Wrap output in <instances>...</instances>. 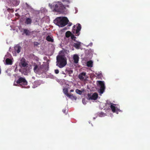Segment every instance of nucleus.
Returning a JSON list of instances; mask_svg holds the SVG:
<instances>
[{"label": "nucleus", "mask_w": 150, "mask_h": 150, "mask_svg": "<svg viewBox=\"0 0 150 150\" xmlns=\"http://www.w3.org/2000/svg\"><path fill=\"white\" fill-rule=\"evenodd\" d=\"M98 83L100 86V93L101 94H102L103 93L105 88L104 83L103 81H98Z\"/></svg>", "instance_id": "nucleus-9"}, {"label": "nucleus", "mask_w": 150, "mask_h": 150, "mask_svg": "<svg viewBox=\"0 0 150 150\" xmlns=\"http://www.w3.org/2000/svg\"><path fill=\"white\" fill-rule=\"evenodd\" d=\"M72 24V23H69V24H68V26H71V25Z\"/></svg>", "instance_id": "nucleus-33"}, {"label": "nucleus", "mask_w": 150, "mask_h": 150, "mask_svg": "<svg viewBox=\"0 0 150 150\" xmlns=\"http://www.w3.org/2000/svg\"><path fill=\"white\" fill-rule=\"evenodd\" d=\"M34 45L35 46H37L39 45V43L37 42H34Z\"/></svg>", "instance_id": "nucleus-30"}, {"label": "nucleus", "mask_w": 150, "mask_h": 150, "mask_svg": "<svg viewBox=\"0 0 150 150\" xmlns=\"http://www.w3.org/2000/svg\"><path fill=\"white\" fill-rule=\"evenodd\" d=\"M54 72L55 74H58L59 73V71L58 69H57L55 70Z\"/></svg>", "instance_id": "nucleus-28"}, {"label": "nucleus", "mask_w": 150, "mask_h": 150, "mask_svg": "<svg viewBox=\"0 0 150 150\" xmlns=\"http://www.w3.org/2000/svg\"><path fill=\"white\" fill-rule=\"evenodd\" d=\"M79 57L76 54H74L73 56V59L74 60V63L77 64L78 63Z\"/></svg>", "instance_id": "nucleus-14"}, {"label": "nucleus", "mask_w": 150, "mask_h": 150, "mask_svg": "<svg viewBox=\"0 0 150 150\" xmlns=\"http://www.w3.org/2000/svg\"><path fill=\"white\" fill-rule=\"evenodd\" d=\"M26 60L24 58H22L21 60L19 65L21 67H25L28 65V64L26 62Z\"/></svg>", "instance_id": "nucleus-11"}, {"label": "nucleus", "mask_w": 150, "mask_h": 150, "mask_svg": "<svg viewBox=\"0 0 150 150\" xmlns=\"http://www.w3.org/2000/svg\"><path fill=\"white\" fill-rule=\"evenodd\" d=\"M74 90H73V89H71V90L70 91V92H74Z\"/></svg>", "instance_id": "nucleus-34"}, {"label": "nucleus", "mask_w": 150, "mask_h": 150, "mask_svg": "<svg viewBox=\"0 0 150 150\" xmlns=\"http://www.w3.org/2000/svg\"><path fill=\"white\" fill-rule=\"evenodd\" d=\"M20 0H13L12 3L15 6L18 5L20 3Z\"/></svg>", "instance_id": "nucleus-18"}, {"label": "nucleus", "mask_w": 150, "mask_h": 150, "mask_svg": "<svg viewBox=\"0 0 150 150\" xmlns=\"http://www.w3.org/2000/svg\"><path fill=\"white\" fill-rule=\"evenodd\" d=\"M54 23L59 27H62L67 25L69 22L66 17H58L54 21Z\"/></svg>", "instance_id": "nucleus-2"}, {"label": "nucleus", "mask_w": 150, "mask_h": 150, "mask_svg": "<svg viewBox=\"0 0 150 150\" xmlns=\"http://www.w3.org/2000/svg\"><path fill=\"white\" fill-rule=\"evenodd\" d=\"M81 29V25L79 23H78V26L76 27L75 25L73 26L72 31L74 33L75 32V33L77 34V36H78L80 34L79 31Z\"/></svg>", "instance_id": "nucleus-6"}, {"label": "nucleus", "mask_w": 150, "mask_h": 150, "mask_svg": "<svg viewBox=\"0 0 150 150\" xmlns=\"http://www.w3.org/2000/svg\"><path fill=\"white\" fill-rule=\"evenodd\" d=\"M25 4L26 6V7L28 8H30V6L27 4V3H26Z\"/></svg>", "instance_id": "nucleus-31"}, {"label": "nucleus", "mask_w": 150, "mask_h": 150, "mask_svg": "<svg viewBox=\"0 0 150 150\" xmlns=\"http://www.w3.org/2000/svg\"><path fill=\"white\" fill-rule=\"evenodd\" d=\"M115 104L111 103L110 108L112 112H116V113H118V112L119 111H120V109L115 107Z\"/></svg>", "instance_id": "nucleus-10"}, {"label": "nucleus", "mask_w": 150, "mask_h": 150, "mask_svg": "<svg viewBox=\"0 0 150 150\" xmlns=\"http://www.w3.org/2000/svg\"><path fill=\"white\" fill-rule=\"evenodd\" d=\"M86 73L82 72L80 73L78 76L79 79L81 80H83L84 79V77H86Z\"/></svg>", "instance_id": "nucleus-12"}, {"label": "nucleus", "mask_w": 150, "mask_h": 150, "mask_svg": "<svg viewBox=\"0 0 150 150\" xmlns=\"http://www.w3.org/2000/svg\"><path fill=\"white\" fill-rule=\"evenodd\" d=\"M16 83L21 85L26 86L27 85L28 82L23 77L19 78L16 81Z\"/></svg>", "instance_id": "nucleus-7"}, {"label": "nucleus", "mask_w": 150, "mask_h": 150, "mask_svg": "<svg viewBox=\"0 0 150 150\" xmlns=\"http://www.w3.org/2000/svg\"><path fill=\"white\" fill-rule=\"evenodd\" d=\"M46 40L49 42H54V40L49 35L46 37Z\"/></svg>", "instance_id": "nucleus-19"}, {"label": "nucleus", "mask_w": 150, "mask_h": 150, "mask_svg": "<svg viewBox=\"0 0 150 150\" xmlns=\"http://www.w3.org/2000/svg\"><path fill=\"white\" fill-rule=\"evenodd\" d=\"M100 114H104V113H102V112H101V113H100Z\"/></svg>", "instance_id": "nucleus-35"}, {"label": "nucleus", "mask_w": 150, "mask_h": 150, "mask_svg": "<svg viewBox=\"0 0 150 150\" xmlns=\"http://www.w3.org/2000/svg\"><path fill=\"white\" fill-rule=\"evenodd\" d=\"M72 34L70 31H67L65 33V36L66 37L68 38L71 36Z\"/></svg>", "instance_id": "nucleus-22"}, {"label": "nucleus", "mask_w": 150, "mask_h": 150, "mask_svg": "<svg viewBox=\"0 0 150 150\" xmlns=\"http://www.w3.org/2000/svg\"><path fill=\"white\" fill-rule=\"evenodd\" d=\"M66 71H67V72L68 73L70 76H71V74H72L73 73V71L71 69L67 70H66Z\"/></svg>", "instance_id": "nucleus-24"}, {"label": "nucleus", "mask_w": 150, "mask_h": 150, "mask_svg": "<svg viewBox=\"0 0 150 150\" xmlns=\"http://www.w3.org/2000/svg\"><path fill=\"white\" fill-rule=\"evenodd\" d=\"M68 90L67 88H64L63 89V92L67 96H68V94H69L68 93Z\"/></svg>", "instance_id": "nucleus-23"}, {"label": "nucleus", "mask_w": 150, "mask_h": 150, "mask_svg": "<svg viewBox=\"0 0 150 150\" xmlns=\"http://www.w3.org/2000/svg\"><path fill=\"white\" fill-rule=\"evenodd\" d=\"M21 32L22 33V35H25L26 36H29L33 34L34 31H30L28 29L22 28L21 30L19 29Z\"/></svg>", "instance_id": "nucleus-5"}, {"label": "nucleus", "mask_w": 150, "mask_h": 150, "mask_svg": "<svg viewBox=\"0 0 150 150\" xmlns=\"http://www.w3.org/2000/svg\"><path fill=\"white\" fill-rule=\"evenodd\" d=\"M7 10L9 12L13 13L14 11L13 9V8H8Z\"/></svg>", "instance_id": "nucleus-27"}, {"label": "nucleus", "mask_w": 150, "mask_h": 150, "mask_svg": "<svg viewBox=\"0 0 150 150\" xmlns=\"http://www.w3.org/2000/svg\"><path fill=\"white\" fill-rule=\"evenodd\" d=\"M34 71L37 74L40 75L45 72V69L42 66H39L37 64L34 65Z\"/></svg>", "instance_id": "nucleus-4"}, {"label": "nucleus", "mask_w": 150, "mask_h": 150, "mask_svg": "<svg viewBox=\"0 0 150 150\" xmlns=\"http://www.w3.org/2000/svg\"><path fill=\"white\" fill-rule=\"evenodd\" d=\"M75 91L76 93L79 95H81L82 93V91L79 89H76Z\"/></svg>", "instance_id": "nucleus-25"}, {"label": "nucleus", "mask_w": 150, "mask_h": 150, "mask_svg": "<svg viewBox=\"0 0 150 150\" xmlns=\"http://www.w3.org/2000/svg\"><path fill=\"white\" fill-rule=\"evenodd\" d=\"M62 112H63L65 114H67V113L66 112V110L65 109H63L62 110Z\"/></svg>", "instance_id": "nucleus-32"}, {"label": "nucleus", "mask_w": 150, "mask_h": 150, "mask_svg": "<svg viewBox=\"0 0 150 150\" xmlns=\"http://www.w3.org/2000/svg\"><path fill=\"white\" fill-rule=\"evenodd\" d=\"M63 2H66L67 3H69L70 2L69 0H61Z\"/></svg>", "instance_id": "nucleus-29"}, {"label": "nucleus", "mask_w": 150, "mask_h": 150, "mask_svg": "<svg viewBox=\"0 0 150 150\" xmlns=\"http://www.w3.org/2000/svg\"><path fill=\"white\" fill-rule=\"evenodd\" d=\"M21 47L18 45H16L14 47V49L17 53H19L21 51Z\"/></svg>", "instance_id": "nucleus-17"}, {"label": "nucleus", "mask_w": 150, "mask_h": 150, "mask_svg": "<svg viewBox=\"0 0 150 150\" xmlns=\"http://www.w3.org/2000/svg\"><path fill=\"white\" fill-rule=\"evenodd\" d=\"M86 64L87 67H92L93 66V62L91 60L88 61L87 62Z\"/></svg>", "instance_id": "nucleus-21"}, {"label": "nucleus", "mask_w": 150, "mask_h": 150, "mask_svg": "<svg viewBox=\"0 0 150 150\" xmlns=\"http://www.w3.org/2000/svg\"><path fill=\"white\" fill-rule=\"evenodd\" d=\"M32 20L30 18H26L25 23L27 25H30L31 24Z\"/></svg>", "instance_id": "nucleus-15"}, {"label": "nucleus", "mask_w": 150, "mask_h": 150, "mask_svg": "<svg viewBox=\"0 0 150 150\" xmlns=\"http://www.w3.org/2000/svg\"><path fill=\"white\" fill-rule=\"evenodd\" d=\"M76 42H77V43H74L73 46L76 49H79L81 46V42H77V41H76Z\"/></svg>", "instance_id": "nucleus-13"}, {"label": "nucleus", "mask_w": 150, "mask_h": 150, "mask_svg": "<svg viewBox=\"0 0 150 150\" xmlns=\"http://www.w3.org/2000/svg\"><path fill=\"white\" fill-rule=\"evenodd\" d=\"M56 63L57 66L60 68H62L67 64V59L64 55H58L57 57Z\"/></svg>", "instance_id": "nucleus-3"}, {"label": "nucleus", "mask_w": 150, "mask_h": 150, "mask_svg": "<svg viewBox=\"0 0 150 150\" xmlns=\"http://www.w3.org/2000/svg\"><path fill=\"white\" fill-rule=\"evenodd\" d=\"M68 96H67L69 97L72 100H76L77 99V97L74 96L73 95V94H68Z\"/></svg>", "instance_id": "nucleus-20"}, {"label": "nucleus", "mask_w": 150, "mask_h": 150, "mask_svg": "<svg viewBox=\"0 0 150 150\" xmlns=\"http://www.w3.org/2000/svg\"><path fill=\"white\" fill-rule=\"evenodd\" d=\"M49 6L53 11L63 13L66 9V7L61 2L54 3L52 4H49Z\"/></svg>", "instance_id": "nucleus-1"}, {"label": "nucleus", "mask_w": 150, "mask_h": 150, "mask_svg": "<svg viewBox=\"0 0 150 150\" xmlns=\"http://www.w3.org/2000/svg\"><path fill=\"white\" fill-rule=\"evenodd\" d=\"M88 98L89 100H96L98 97V94L96 93H94L92 95L88 93L87 95Z\"/></svg>", "instance_id": "nucleus-8"}, {"label": "nucleus", "mask_w": 150, "mask_h": 150, "mask_svg": "<svg viewBox=\"0 0 150 150\" xmlns=\"http://www.w3.org/2000/svg\"><path fill=\"white\" fill-rule=\"evenodd\" d=\"M71 38L72 40H74L75 41H76V37L74 36V35L72 34L71 36Z\"/></svg>", "instance_id": "nucleus-26"}, {"label": "nucleus", "mask_w": 150, "mask_h": 150, "mask_svg": "<svg viewBox=\"0 0 150 150\" xmlns=\"http://www.w3.org/2000/svg\"><path fill=\"white\" fill-rule=\"evenodd\" d=\"M6 64L7 65H11L12 64L13 61L11 59L7 58L5 60Z\"/></svg>", "instance_id": "nucleus-16"}]
</instances>
